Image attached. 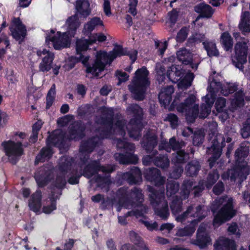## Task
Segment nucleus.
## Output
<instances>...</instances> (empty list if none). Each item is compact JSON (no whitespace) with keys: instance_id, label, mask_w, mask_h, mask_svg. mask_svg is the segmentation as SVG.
<instances>
[{"instance_id":"obj_40","label":"nucleus","mask_w":250,"mask_h":250,"mask_svg":"<svg viewBox=\"0 0 250 250\" xmlns=\"http://www.w3.org/2000/svg\"><path fill=\"white\" fill-rule=\"evenodd\" d=\"M193 185L194 183L192 181L186 180L183 182L180 192V198L182 200L186 199L188 197Z\"/></svg>"},{"instance_id":"obj_39","label":"nucleus","mask_w":250,"mask_h":250,"mask_svg":"<svg viewBox=\"0 0 250 250\" xmlns=\"http://www.w3.org/2000/svg\"><path fill=\"white\" fill-rule=\"evenodd\" d=\"M177 57L180 62L186 65L192 62L191 53L185 48H182L177 51Z\"/></svg>"},{"instance_id":"obj_55","label":"nucleus","mask_w":250,"mask_h":250,"mask_svg":"<svg viewBox=\"0 0 250 250\" xmlns=\"http://www.w3.org/2000/svg\"><path fill=\"white\" fill-rule=\"evenodd\" d=\"M55 85L53 84L49 90L46 97V108H49L52 105L55 95Z\"/></svg>"},{"instance_id":"obj_1","label":"nucleus","mask_w":250,"mask_h":250,"mask_svg":"<svg viewBox=\"0 0 250 250\" xmlns=\"http://www.w3.org/2000/svg\"><path fill=\"white\" fill-rule=\"evenodd\" d=\"M101 115L96 117V123L100 125V128L96 130L99 137H94L87 141L83 142L80 146L81 159L86 164L88 159L87 154L90 153L94 147L98 145L101 139L109 137L112 134H119L124 136L125 134V120H118L114 124L113 123V112L111 108L104 107L101 110Z\"/></svg>"},{"instance_id":"obj_58","label":"nucleus","mask_w":250,"mask_h":250,"mask_svg":"<svg viewBox=\"0 0 250 250\" xmlns=\"http://www.w3.org/2000/svg\"><path fill=\"white\" fill-rule=\"evenodd\" d=\"M155 45L160 54L163 55L167 47V41L161 42L159 41H156L155 42Z\"/></svg>"},{"instance_id":"obj_16","label":"nucleus","mask_w":250,"mask_h":250,"mask_svg":"<svg viewBox=\"0 0 250 250\" xmlns=\"http://www.w3.org/2000/svg\"><path fill=\"white\" fill-rule=\"evenodd\" d=\"M146 137L144 147L147 153L152 152V154L151 155H148L144 157L143 162L145 165H148L151 162L154 161V156L157 153L156 150H153L157 144V139L154 131H149Z\"/></svg>"},{"instance_id":"obj_54","label":"nucleus","mask_w":250,"mask_h":250,"mask_svg":"<svg viewBox=\"0 0 250 250\" xmlns=\"http://www.w3.org/2000/svg\"><path fill=\"white\" fill-rule=\"evenodd\" d=\"M180 199H181L180 198ZM182 199H174L170 204V208L173 214H176L182 210Z\"/></svg>"},{"instance_id":"obj_59","label":"nucleus","mask_w":250,"mask_h":250,"mask_svg":"<svg viewBox=\"0 0 250 250\" xmlns=\"http://www.w3.org/2000/svg\"><path fill=\"white\" fill-rule=\"evenodd\" d=\"M188 30L186 27L182 28L178 33L176 40L179 42H184L188 36Z\"/></svg>"},{"instance_id":"obj_20","label":"nucleus","mask_w":250,"mask_h":250,"mask_svg":"<svg viewBox=\"0 0 250 250\" xmlns=\"http://www.w3.org/2000/svg\"><path fill=\"white\" fill-rule=\"evenodd\" d=\"M52 167H44L41 168L35 175V178L39 186L42 187L45 186L52 177Z\"/></svg>"},{"instance_id":"obj_53","label":"nucleus","mask_w":250,"mask_h":250,"mask_svg":"<svg viewBox=\"0 0 250 250\" xmlns=\"http://www.w3.org/2000/svg\"><path fill=\"white\" fill-rule=\"evenodd\" d=\"M188 154H186L183 150H179L177 152L172 159L174 164H182L185 162L188 158Z\"/></svg>"},{"instance_id":"obj_17","label":"nucleus","mask_w":250,"mask_h":250,"mask_svg":"<svg viewBox=\"0 0 250 250\" xmlns=\"http://www.w3.org/2000/svg\"><path fill=\"white\" fill-rule=\"evenodd\" d=\"M37 55L42 59L39 65L40 71L46 72L52 67L53 61L54 58V54L49 50L41 49L37 50Z\"/></svg>"},{"instance_id":"obj_24","label":"nucleus","mask_w":250,"mask_h":250,"mask_svg":"<svg viewBox=\"0 0 250 250\" xmlns=\"http://www.w3.org/2000/svg\"><path fill=\"white\" fill-rule=\"evenodd\" d=\"M207 225L205 224H201L197 231V238L196 239L191 240V243L200 247L201 248H204L207 245L210 243V238L205 237V240L202 241L201 240V236H204V235H208L205 231Z\"/></svg>"},{"instance_id":"obj_13","label":"nucleus","mask_w":250,"mask_h":250,"mask_svg":"<svg viewBox=\"0 0 250 250\" xmlns=\"http://www.w3.org/2000/svg\"><path fill=\"white\" fill-rule=\"evenodd\" d=\"M204 206L201 205L194 207L193 205L188 207L185 211L182 214L177 215L175 219L177 222L184 223L187 219L190 217L197 218V219L190 221L192 224H197L199 221L203 219L206 215V211L203 209Z\"/></svg>"},{"instance_id":"obj_43","label":"nucleus","mask_w":250,"mask_h":250,"mask_svg":"<svg viewBox=\"0 0 250 250\" xmlns=\"http://www.w3.org/2000/svg\"><path fill=\"white\" fill-rule=\"evenodd\" d=\"M220 42L226 51H229L232 49L233 44V40L228 32H224L221 35Z\"/></svg>"},{"instance_id":"obj_32","label":"nucleus","mask_w":250,"mask_h":250,"mask_svg":"<svg viewBox=\"0 0 250 250\" xmlns=\"http://www.w3.org/2000/svg\"><path fill=\"white\" fill-rule=\"evenodd\" d=\"M250 100V99L247 97H245V94L242 90H239L235 94L234 98L231 102L230 108L233 111L240 108L244 105V100Z\"/></svg>"},{"instance_id":"obj_29","label":"nucleus","mask_w":250,"mask_h":250,"mask_svg":"<svg viewBox=\"0 0 250 250\" xmlns=\"http://www.w3.org/2000/svg\"><path fill=\"white\" fill-rule=\"evenodd\" d=\"M215 250H236L234 241L225 237H220L214 244Z\"/></svg>"},{"instance_id":"obj_21","label":"nucleus","mask_w":250,"mask_h":250,"mask_svg":"<svg viewBox=\"0 0 250 250\" xmlns=\"http://www.w3.org/2000/svg\"><path fill=\"white\" fill-rule=\"evenodd\" d=\"M72 37L67 32L62 34L58 32L57 35L52 37L50 40L52 42L55 49H60L69 46Z\"/></svg>"},{"instance_id":"obj_7","label":"nucleus","mask_w":250,"mask_h":250,"mask_svg":"<svg viewBox=\"0 0 250 250\" xmlns=\"http://www.w3.org/2000/svg\"><path fill=\"white\" fill-rule=\"evenodd\" d=\"M127 113L132 115L133 119H131L130 122L125 127L128 130L129 137L134 140H138L140 137V131L143 128V124L141 122L143 116V110L137 104H131L126 109Z\"/></svg>"},{"instance_id":"obj_10","label":"nucleus","mask_w":250,"mask_h":250,"mask_svg":"<svg viewBox=\"0 0 250 250\" xmlns=\"http://www.w3.org/2000/svg\"><path fill=\"white\" fill-rule=\"evenodd\" d=\"M91 38L89 40L86 39H80L77 40L76 42V52L77 54L75 56H72L70 58V61L72 62V63L70 64H66V67H68V69H72L74 66L75 63L81 62L85 66H86V72L89 73V72H87V69L88 67H93V64L95 63V61H94V62L92 64V65H89L88 64V61L89 60V57L87 56H84L82 53L81 52L83 51L86 50L89 44H91ZM96 55L95 57H96ZM96 59V58L95 59ZM93 75L95 76V75L93 74L92 73L90 72Z\"/></svg>"},{"instance_id":"obj_57","label":"nucleus","mask_w":250,"mask_h":250,"mask_svg":"<svg viewBox=\"0 0 250 250\" xmlns=\"http://www.w3.org/2000/svg\"><path fill=\"white\" fill-rule=\"evenodd\" d=\"M204 135L201 130L195 132L193 136V144L195 146H198L203 143Z\"/></svg>"},{"instance_id":"obj_36","label":"nucleus","mask_w":250,"mask_h":250,"mask_svg":"<svg viewBox=\"0 0 250 250\" xmlns=\"http://www.w3.org/2000/svg\"><path fill=\"white\" fill-rule=\"evenodd\" d=\"M64 140V134L61 130H56L48 137L47 140V146L53 144L54 146L61 145Z\"/></svg>"},{"instance_id":"obj_25","label":"nucleus","mask_w":250,"mask_h":250,"mask_svg":"<svg viewBox=\"0 0 250 250\" xmlns=\"http://www.w3.org/2000/svg\"><path fill=\"white\" fill-rule=\"evenodd\" d=\"M84 126L80 122H75L69 127V133L68 138L69 139L79 140L81 139L84 134Z\"/></svg>"},{"instance_id":"obj_6","label":"nucleus","mask_w":250,"mask_h":250,"mask_svg":"<svg viewBox=\"0 0 250 250\" xmlns=\"http://www.w3.org/2000/svg\"><path fill=\"white\" fill-rule=\"evenodd\" d=\"M148 75L149 71L145 67H142L135 72L131 83L128 85L135 99L141 101L144 99L146 92L150 84Z\"/></svg>"},{"instance_id":"obj_5","label":"nucleus","mask_w":250,"mask_h":250,"mask_svg":"<svg viewBox=\"0 0 250 250\" xmlns=\"http://www.w3.org/2000/svg\"><path fill=\"white\" fill-rule=\"evenodd\" d=\"M232 202V198L224 196L216 199L213 202L211 209L213 213L222 206L221 209L214 216L213 222L214 227H218L235 215L236 211L233 208Z\"/></svg>"},{"instance_id":"obj_4","label":"nucleus","mask_w":250,"mask_h":250,"mask_svg":"<svg viewBox=\"0 0 250 250\" xmlns=\"http://www.w3.org/2000/svg\"><path fill=\"white\" fill-rule=\"evenodd\" d=\"M237 89V85L236 84L227 83L223 85L220 82L213 80L210 82L209 86L208 89L209 93L207 94L204 98L206 104L202 106V111L200 115V117L206 118L210 112L211 107L214 102L216 93L220 90L222 94L227 96L230 93L236 91Z\"/></svg>"},{"instance_id":"obj_41","label":"nucleus","mask_w":250,"mask_h":250,"mask_svg":"<svg viewBox=\"0 0 250 250\" xmlns=\"http://www.w3.org/2000/svg\"><path fill=\"white\" fill-rule=\"evenodd\" d=\"M52 154V150L49 146L42 148L40 153L36 157L35 164H37L39 162H43L48 160L51 157Z\"/></svg>"},{"instance_id":"obj_22","label":"nucleus","mask_w":250,"mask_h":250,"mask_svg":"<svg viewBox=\"0 0 250 250\" xmlns=\"http://www.w3.org/2000/svg\"><path fill=\"white\" fill-rule=\"evenodd\" d=\"M144 174L147 180L156 186L163 185L165 182V178L161 176L160 171L156 168L147 169Z\"/></svg>"},{"instance_id":"obj_18","label":"nucleus","mask_w":250,"mask_h":250,"mask_svg":"<svg viewBox=\"0 0 250 250\" xmlns=\"http://www.w3.org/2000/svg\"><path fill=\"white\" fill-rule=\"evenodd\" d=\"M115 170L114 166L108 165L106 167L101 166L97 161H93L88 163L84 167L82 174L88 178L91 177L98 171L104 173H110Z\"/></svg>"},{"instance_id":"obj_33","label":"nucleus","mask_w":250,"mask_h":250,"mask_svg":"<svg viewBox=\"0 0 250 250\" xmlns=\"http://www.w3.org/2000/svg\"><path fill=\"white\" fill-rule=\"evenodd\" d=\"M116 160L122 164H136L138 158L137 156L131 153H126L125 155L116 153L115 154Z\"/></svg>"},{"instance_id":"obj_27","label":"nucleus","mask_w":250,"mask_h":250,"mask_svg":"<svg viewBox=\"0 0 250 250\" xmlns=\"http://www.w3.org/2000/svg\"><path fill=\"white\" fill-rule=\"evenodd\" d=\"M185 73L181 66L173 65L167 71V76L173 83H176L184 76Z\"/></svg>"},{"instance_id":"obj_19","label":"nucleus","mask_w":250,"mask_h":250,"mask_svg":"<svg viewBox=\"0 0 250 250\" xmlns=\"http://www.w3.org/2000/svg\"><path fill=\"white\" fill-rule=\"evenodd\" d=\"M250 168L249 167L244 163L242 165L238 166L234 169L229 171L230 178L231 180L238 181L241 183L246 179L249 174Z\"/></svg>"},{"instance_id":"obj_42","label":"nucleus","mask_w":250,"mask_h":250,"mask_svg":"<svg viewBox=\"0 0 250 250\" xmlns=\"http://www.w3.org/2000/svg\"><path fill=\"white\" fill-rule=\"evenodd\" d=\"M200 168V166L199 162L196 160H193L188 164L185 169L188 175L193 176L197 174Z\"/></svg>"},{"instance_id":"obj_44","label":"nucleus","mask_w":250,"mask_h":250,"mask_svg":"<svg viewBox=\"0 0 250 250\" xmlns=\"http://www.w3.org/2000/svg\"><path fill=\"white\" fill-rule=\"evenodd\" d=\"M98 25H103V21L99 18L94 17L84 24V30L85 32H91Z\"/></svg>"},{"instance_id":"obj_14","label":"nucleus","mask_w":250,"mask_h":250,"mask_svg":"<svg viewBox=\"0 0 250 250\" xmlns=\"http://www.w3.org/2000/svg\"><path fill=\"white\" fill-rule=\"evenodd\" d=\"M2 146L9 161L13 164H16L23 153L21 143L9 141L3 142Z\"/></svg>"},{"instance_id":"obj_62","label":"nucleus","mask_w":250,"mask_h":250,"mask_svg":"<svg viewBox=\"0 0 250 250\" xmlns=\"http://www.w3.org/2000/svg\"><path fill=\"white\" fill-rule=\"evenodd\" d=\"M226 99L224 98H218L215 103V107L218 112H223L226 106Z\"/></svg>"},{"instance_id":"obj_35","label":"nucleus","mask_w":250,"mask_h":250,"mask_svg":"<svg viewBox=\"0 0 250 250\" xmlns=\"http://www.w3.org/2000/svg\"><path fill=\"white\" fill-rule=\"evenodd\" d=\"M173 92L174 88L172 86H168L163 88L158 96L160 102L164 105L169 104L171 101V95Z\"/></svg>"},{"instance_id":"obj_8","label":"nucleus","mask_w":250,"mask_h":250,"mask_svg":"<svg viewBox=\"0 0 250 250\" xmlns=\"http://www.w3.org/2000/svg\"><path fill=\"white\" fill-rule=\"evenodd\" d=\"M209 143L210 146L208 148L207 152L211 155L209 158L210 167L213 166V163L220 157L222 154V149L225 146V142L230 143L232 139L228 137L225 141V138L223 134L217 133L209 134Z\"/></svg>"},{"instance_id":"obj_37","label":"nucleus","mask_w":250,"mask_h":250,"mask_svg":"<svg viewBox=\"0 0 250 250\" xmlns=\"http://www.w3.org/2000/svg\"><path fill=\"white\" fill-rule=\"evenodd\" d=\"M41 192L38 190L32 195V198L29 202V207L32 210L35 212L40 210L41 207Z\"/></svg>"},{"instance_id":"obj_47","label":"nucleus","mask_w":250,"mask_h":250,"mask_svg":"<svg viewBox=\"0 0 250 250\" xmlns=\"http://www.w3.org/2000/svg\"><path fill=\"white\" fill-rule=\"evenodd\" d=\"M195 228L194 224L191 223L190 226H186L184 228L179 229L176 233V235L179 237L190 236L194 232Z\"/></svg>"},{"instance_id":"obj_50","label":"nucleus","mask_w":250,"mask_h":250,"mask_svg":"<svg viewBox=\"0 0 250 250\" xmlns=\"http://www.w3.org/2000/svg\"><path fill=\"white\" fill-rule=\"evenodd\" d=\"M154 164L158 167L165 168L168 167L169 161L167 155L159 156L155 158Z\"/></svg>"},{"instance_id":"obj_12","label":"nucleus","mask_w":250,"mask_h":250,"mask_svg":"<svg viewBox=\"0 0 250 250\" xmlns=\"http://www.w3.org/2000/svg\"><path fill=\"white\" fill-rule=\"evenodd\" d=\"M178 112L184 113L187 120L193 123L197 116L199 111V104L196 103V98L191 95L177 107Z\"/></svg>"},{"instance_id":"obj_38","label":"nucleus","mask_w":250,"mask_h":250,"mask_svg":"<svg viewBox=\"0 0 250 250\" xmlns=\"http://www.w3.org/2000/svg\"><path fill=\"white\" fill-rule=\"evenodd\" d=\"M249 143L245 141L241 144L240 147L237 149L235 153L236 162L239 163L241 159L247 156L249 153Z\"/></svg>"},{"instance_id":"obj_60","label":"nucleus","mask_w":250,"mask_h":250,"mask_svg":"<svg viewBox=\"0 0 250 250\" xmlns=\"http://www.w3.org/2000/svg\"><path fill=\"white\" fill-rule=\"evenodd\" d=\"M91 43L95 42L97 41L103 42L106 40V37L102 33L93 34L91 37Z\"/></svg>"},{"instance_id":"obj_51","label":"nucleus","mask_w":250,"mask_h":250,"mask_svg":"<svg viewBox=\"0 0 250 250\" xmlns=\"http://www.w3.org/2000/svg\"><path fill=\"white\" fill-rule=\"evenodd\" d=\"M114 143L116 144L117 148L119 149L124 148L125 149L126 151H133L135 148V147L133 144L128 143L125 140H122L121 138H116V140H115Z\"/></svg>"},{"instance_id":"obj_34","label":"nucleus","mask_w":250,"mask_h":250,"mask_svg":"<svg viewBox=\"0 0 250 250\" xmlns=\"http://www.w3.org/2000/svg\"><path fill=\"white\" fill-rule=\"evenodd\" d=\"M80 24L77 15L71 16L67 20L66 25L67 27V31L66 32L68 33L69 35H70V37L74 36L76 31L79 27Z\"/></svg>"},{"instance_id":"obj_11","label":"nucleus","mask_w":250,"mask_h":250,"mask_svg":"<svg viewBox=\"0 0 250 250\" xmlns=\"http://www.w3.org/2000/svg\"><path fill=\"white\" fill-rule=\"evenodd\" d=\"M73 162L72 158L67 156H62L58 163L59 171L55 182V186L58 188H63L66 184V177L71 172V167Z\"/></svg>"},{"instance_id":"obj_49","label":"nucleus","mask_w":250,"mask_h":250,"mask_svg":"<svg viewBox=\"0 0 250 250\" xmlns=\"http://www.w3.org/2000/svg\"><path fill=\"white\" fill-rule=\"evenodd\" d=\"M179 185L173 180H170L167 185V194L168 196H171L175 194L179 190Z\"/></svg>"},{"instance_id":"obj_26","label":"nucleus","mask_w":250,"mask_h":250,"mask_svg":"<svg viewBox=\"0 0 250 250\" xmlns=\"http://www.w3.org/2000/svg\"><path fill=\"white\" fill-rule=\"evenodd\" d=\"M185 146L183 141H177L175 137H172L169 139V142L166 141H162L159 146L160 150L165 149L167 152H170L171 149L178 150Z\"/></svg>"},{"instance_id":"obj_46","label":"nucleus","mask_w":250,"mask_h":250,"mask_svg":"<svg viewBox=\"0 0 250 250\" xmlns=\"http://www.w3.org/2000/svg\"><path fill=\"white\" fill-rule=\"evenodd\" d=\"M193 78L194 75L192 73H188L178 83V87L181 89H187L191 85Z\"/></svg>"},{"instance_id":"obj_3","label":"nucleus","mask_w":250,"mask_h":250,"mask_svg":"<svg viewBox=\"0 0 250 250\" xmlns=\"http://www.w3.org/2000/svg\"><path fill=\"white\" fill-rule=\"evenodd\" d=\"M137 54L136 50H132L130 53H127L120 45H116L113 50L108 53L102 51H98L97 52L96 59L93 67H88L87 72H91L95 75L96 77H98L99 73L104 69L105 66L108 63L110 64L117 57L128 55L129 56L132 62H133L136 59Z\"/></svg>"},{"instance_id":"obj_28","label":"nucleus","mask_w":250,"mask_h":250,"mask_svg":"<svg viewBox=\"0 0 250 250\" xmlns=\"http://www.w3.org/2000/svg\"><path fill=\"white\" fill-rule=\"evenodd\" d=\"M77 13L86 18L91 13L90 3L87 0H77L75 2Z\"/></svg>"},{"instance_id":"obj_45","label":"nucleus","mask_w":250,"mask_h":250,"mask_svg":"<svg viewBox=\"0 0 250 250\" xmlns=\"http://www.w3.org/2000/svg\"><path fill=\"white\" fill-rule=\"evenodd\" d=\"M203 44L208 53V55L209 57L218 56L219 52L214 42H204Z\"/></svg>"},{"instance_id":"obj_56","label":"nucleus","mask_w":250,"mask_h":250,"mask_svg":"<svg viewBox=\"0 0 250 250\" xmlns=\"http://www.w3.org/2000/svg\"><path fill=\"white\" fill-rule=\"evenodd\" d=\"M129 237L130 240L134 243L136 246L135 248L137 249L141 247V243H144L141 238L136 232L134 231H130L129 232Z\"/></svg>"},{"instance_id":"obj_31","label":"nucleus","mask_w":250,"mask_h":250,"mask_svg":"<svg viewBox=\"0 0 250 250\" xmlns=\"http://www.w3.org/2000/svg\"><path fill=\"white\" fill-rule=\"evenodd\" d=\"M194 10L196 13L200 14L197 18V21L200 17L208 18L212 16L213 13L212 8L208 4L201 3L194 6Z\"/></svg>"},{"instance_id":"obj_48","label":"nucleus","mask_w":250,"mask_h":250,"mask_svg":"<svg viewBox=\"0 0 250 250\" xmlns=\"http://www.w3.org/2000/svg\"><path fill=\"white\" fill-rule=\"evenodd\" d=\"M96 182L98 183V186L101 187L102 189H104L106 192L109 190L111 181L108 176L105 177L97 176L96 178Z\"/></svg>"},{"instance_id":"obj_30","label":"nucleus","mask_w":250,"mask_h":250,"mask_svg":"<svg viewBox=\"0 0 250 250\" xmlns=\"http://www.w3.org/2000/svg\"><path fill=\"white\" fill-rule=\"evenodd\" d=\"M123 177L129 184H136L141 181V173L139 168L134 167L129 171L124 173Z\"/></svg>"},{"instance_id":"obj_61","label":"nucleus","mask_w":250,"mask_h":250,"mask_svg":"<svg viewBox=\"0 0 250 250\" xmlns=\"http://www.w3.org/2000/svg\"><path fill=\"white\" fill-rule=\"evenodd\" d=\"M183 171V168L182 166H178L177 167H176L173 169V171L170 173V177L171 178L173 179H178L181 176Z\"/></svg>"},{"instance_id":"obj_15","label":"nucleus","mask_w":250,"mask_h":250,"mask_svg":"<svg viewBox=\"0 0 250 250\" xmlns=\"http://www.w3.org/2000/svg\"><path fill=\"white\" fill-rule=\"evenodd\" d=\"M248 42L247 40L238 42L234 47L235 56L232 59V62L234 65L241 70H243V64L247 62Z\"/></svg>"},{"instance_id":"obj_2","label":"nucleus","mask_w":250,"mask_h":250,"mask_svg":"<svg viewBox=\"0 0 250 250\" xmlns=\"http://www.w3.org/2000/svg\"><path fill=\"white\" fill-rule=\"evenodd\" d=\"M143 201V195L140 189L134 188L128 192L127 188L123 187L117 190L116 197L111 203L118 211H120L123 207L127 209L137 208L135 210L128 211L126 215L127 216L135 215L138 217L148 212V208L142 204Z\"/></svg>"},{"instance_id":"obj_64","label":"nucleus","mask_w":250,"mask_h":250,"mask_svg":"<svg viewBox=\"0 0 250 250\" xmlns=\"http://www.w3.org/2000/svg\"><path fill=\"white\" fill-rule=\"evenodd\" d=\"M166 120L170 123L172 128H175L178 124V118L177 116L174 114H168L166 117Z\"/></svg>"},{"instance_id":"obj_23","label":"nucleus","mask_w":250,"mask_h":250,"mask_svg":"<svg viewBox=\"0 0 250 250\" xmlns=\"http://www.w3.org/2000/svg\"><path fill=\"white\" fill-rule=\"evenodd\" d=\"M12 21L15 26V28H10L12 36L16 40H22L26 35L25 26L19 18H14Z\"/></svg>"},{"instance_id":"obj_52","label":"nucleus","mask_w":250,"mask_h":250,"mask_svg":"<svg viewBox=\"0 0 250 250\" xmlns=\"http://www.w3.org/2000/svg\"><path fill=\"white\" fill-rule=\"evenodd\" d=\"M219 177L217 171L214 170L211 173H209L207 177L206 181H204V185L208 188H211L212 186L216 182Z\"/></svg>"},{"instance_id":"obj_9","label":"nucleus","mask_w":250,"mask_h":250,"mask_svg":"<svg viewBox=\"0 0 250 250\" xmlns=\"http://www.w3.org/2000/svg\"><path fill=\"white\" fill-rule=\"evenodd\" d=\"M150 193L149 196L155 214L163 220L167 219L169 215L168 204L163 192H156L152 188L148 187Z\"/></svg>"},{"instance_id":"obj_63","label":"nucleus","mask_w":250,"mask_h":250,"mask_svg":"<svg viewBox=\"0 0 250 250\" xmlns=\"http://www.w3.org/2000/svg\"><path fill=\"white\" fill-rule=\"evenodd\" d=\"M205 35L203 34L196 33L189 38L191 42L198 43L205 40Z\"/></svg>"}]
</instances>
